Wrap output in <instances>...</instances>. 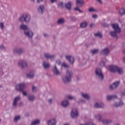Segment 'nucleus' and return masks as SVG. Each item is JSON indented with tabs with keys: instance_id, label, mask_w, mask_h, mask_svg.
Masks as SVG:
<instances>
[{
	"instance_id": "nucleus-53",
	"label": "nucleus",
	"mask_w": 125,
	"mask_h": 125,
	"mask_svg": "<svg viewBox=\"0 0 125 125\" xmlns=\"http://www.w3.org/2000/svg\"><path fill=\"white\" fill-rule=\"evenodd\" d=\"M71 19L72 20V21H77V18L75 17H71Z\"/></svg>"
},
{
	"instance_id": "nucleus-7",
	"label": "nucleus",
	"mask_w": 125,
	"mask_h": 125,
	"mask_svg": "<svg viewBox=\"0 0 125 125\" xmlns=\"http://www.w3.org/2000/svg\"><path fill=\"white\" fill-rule=\"evenodd\" d=\"M24 34L26 37H28L29 39H32L34 36V33L31 31L30 28L27 31L25 30V31L24 32Z\"/></svg>"
},
{
	"instance_id": "nucleus-6",
	"label": "nucleus",
	"mask_w": 125,
	"mask_h": 125,
	"mask_svg": "<svg viewBox=\"0 0 125 125\" xmlns=\"http://www.w3.org/2000/svg\"><path fill=\"white\" fill-rule=\"evenodd\" d=\"M118 67L117 65L112 64L109 66V70L111 73H116Z\"/></svg>"
},
{
	"instance_id": "nucleus-56",
	"label": "nucleus",
	"mask_w": 125,
	"mask_h": 125,
	"mask_svg": "<svg viewBox=\"0 0 125 125\" xmlns=\"http://www.w3.org/2000/svg\"><path fill=\"white\" fill-rule=\"evenodd\" d=\"M44 37L45 38H47V37H48V34H46V33H44Z\"/></svg>"
},
{
	"instance_id": "nucleus-15",
	"label": "nucleus",
	"mask_w": 125,
	"mask_h": 125,
	"mask_svg": "<svg viewBox=\"0 0 125 125\" xmlns=\"http://www.w3.org/2000/svg\"><path fill=\"white\" fill-rule=\"evenodd\" d=\"M44 55L47 59H54V58H55V55H51L47 53H44Z\"/></svg>"
},
{
	"instance_id": "nucleus-14",
	"label": "nucleus",
	"mask_w": 125,
	"mask_h": 125,
	"mask_svg": "<svg viewBox=\"0 0 125 125\" xmlns=\"http://www.w3.org/2000/svg\"><path fill=\"white\" fill-rule=\"evenodd\" d=\"M65 58L69 61L70 64H74V62H75V59L73 57H72L71 56H65Z\"/></svg>"
},
{
	"instance_id": "nucleus-17",
	"label": "nucleus",
	"mask_w": 125,
	"mask_h": 125,
	"mask_svg": "<svg viewBox=\"0 0 125 125\" xmlns=\"http://www.w3.org/2000/svg\"><path fill=\"white\" fill-rule=\"evenodd\" d=\"M124 105V102L121 100H120L119 103H115L113 104V107H115L116 108L118 107H120V106H123Z\"/></svg>"
},
{
	"instance_id": "nucleus-40",
	"label": "nucleus",
	"mask_w": 125,
	"mask_h": 125,
	"mask_svg": "<svg viewBox=\"0 0 125 125\" xmlns=\"http://www.w3.org/2000/svg\"><path fill=\"white\" fill-rule=\"evenodd\" d=\"M92 53L93 54H96V53H98V49H95L92 51Z\"/></svg>"
},
{
	"instance_id": "nucleus-23",
	"label": "nucleus",
	"mask_w": 125,
	"mask_h": 125,
	"mask_svg": "<svg viewBox=\"0 0 125 125\" xmlns=\"http://www.w3.org/2000/svg\"><path fill=\"white\" fill-rule=\"evenodd\" d=\"M69 104L70 103H69V101H68L67 100H64L62 102V106L64 107H67Z\"/></svg>"
},
{
	"instance_id": "nucleus-59",
	"label": "nucleus",
	"mask_w": 125,
	"mask_h": 125,
	"mask_svg": "<svg viewBox=\"0 0 125 125\" xmlns=\"http://www.w3.org/2000/svg\"><path fill=\"white\" fill-rule=\"evenodd\" d=\"M37 2L40 3V2H42V1H43V0H37Z\"/></svg>"
},
{
	"instance_id": "nucleus-27",
	"label": "nucleus",
	"mask_w": 125,
	"mask_h": 125,
	"mask_svg": "<svg viewBox=\"0 0 125 125\" xmlns=\"http://www.w3.org/2000/svg\"><path fill=\"white\" fill-rule=\"evenodd\" d=\"M65 76L72 80V77H73V71L71 70H67Z\"/></svg>"
},
{
	"instance_id": "nucleus-26",
	"label": "nucleus",
	"mask_w": 125,
	"mask_h": 125,
	"mask_svg": "<svg viewBox=\"0 0 125 125\" xmlns=\"http://www.w3.org/2000/svg\"><path fill=\"white\" fill-rule=\"evenodd\" d=\"M48 125H56V120L55 119H51L47 122Z\"/></svg>"
},
{
	"instance_id": "nucleus-29",
	"label": "nucleus",
	"mask_w": 125,
	"mask_h": 125,
	"mask_svg": "<svg viewBox=\"0 0 125 125\" xmlns=\"http://www.w3.org/2000/svg\"><path fill=\"white\" fill-rule=\"evenodd\" d=\"M35 99H36V97L34 95H30L28 96V100H29V101H31V102H33V101H35Z\"/></svg>"
},
{
	"instance_id": "nucleus-47",
	"label": "nucleus",
	"mask_w": 125,
	"mask_h": 125,
	"mask_svg": "<svg viewBox=\"0 0 125 125\" xmlns=\"http://www.w3.org/2000/svg\"><path fill=\"white\" fill-rule=\"evenodd\" d=\"M62 66L63 68H69V65H67V64L65 63H62Z\"/></svg>"
},
{
	"instance_id": "nucleus-39",
	"label": "nucleus",
	"mask_w": 125,
	"mask_h": 125,
	"mask_svg": "<svg viewBox=\"0 0 125 125\" xmlns=\"http://www.w3.org/2000/svg\"><path fill=\"white\" fill-rule=\"evenodd\" d=\"M74 9L76 11H79L80 13H83V10H81V9H80V8H79V7H75Z\"/></svg>"
},
{
	"instance_id": "nucleus-22",
	"label": "nucleus",
	"mask_w": 125,
	"mask_h": 125,
	"mask_svg": "<svg viewBox=\"0 0 125 125\" xmlns=\"http://www.w3.org/2000/svg\"><path fill=\"white\" fill-rule=\"evenodd\" d=\"M65 7L68 10H71L72 9V1H69L68 3L65 4Z\"/></svg>"
},
{
	"instance_id": "nucleus-62",
	"label": "nucleus",
	"mask_w": 125,
	"mask_h": 125,
	"mask_svg": "<svg viewBox=\"0 0 125 125\" xmlns=\"http://www.w3.org/2000/svg\"><path fill=\"white\" fill-rule=\"evenodd\" d=\"M31 1H33V2H35V0H31Z\"/></svg>"
},
{
	"instance_id": "nucleus-43",
	"label": "nucleus",
	"mask_w": 125,
	"mask_h": 125,
	"mask_svg": "<svg viewBox=\"0 0 125 125\" xmlns=\"http://www.w3.org/2000/svg\"><path fill=\"white\" fill-rule=\"evenodd\" d=\"M32 90L33 92H37V87L35 86H33Z\"/></svg>"
},
{
	"instance_id": "nucleus-64",
	"label": "nucleus",
	"mask_w": 125,
	"mask_h": 125,
	"mask_svg": "<svg viewBox=\"0 0 125 125\" xmlns=\"http://www.w3.org/2000/svg\"><path fill=\"white\" fill-rule=\"evenodd\" d=\"M85 45H86V47H87V44H85Z\"/></svg>"
},
{
	"instance_id": "nucleus-45",
	"label": "nucleus",
	"mask_w": 125,
	"mask_h": 125,
	"mask_svg": "<svg viewBox=\"0 0 125 125\" xmlns=\"http://www.w3.org/2000/svg\"><path fill=\"white\" fill-rule=\"evenodd\" d=\"M0 27L1 30H3V29H4V25L2 22L0 23Z\"/></svg>"
},
{
	"instance_id": "nucleus-16",
	"label": "nucleus",
	"mask_w": 125,
	"mask_h": 125,
	"mask_svg": "<svg viewBox=\"0 0 125 125\" xmlns=\"http://www.w3.org/2000/svg\"><path fill=\"white\" fill-rule=\"evenodd\" d=\"M94 107V108H104V107H105V105H104V104L102 103H96V104H95Z\"/></svg>"
},
{
	"instance_id": "nucleus-46",
	"label": "nucleus",
	"mask_w": 125,
	"mask_h": 125,
	"mask_svg": "<svg viewBox=\"0 0 125 125\" xmlns=\"http://www.w3.org/2000/svg\"><path fill=\"white\" fill-rule=\"evenodd\" d=\"M21 91L23 95H24V96H27V91H24V90H23L22 91Z\"/></svg>"
},
{
	"instance_id": "nucleus-35",
	"label": "nucleus",
	"mask_w": 125,
	"mask_h": 125,
	"mask_svg": "<svg viewBox=\"0 0 125 125\" xmlns=\"http://www.w3.org/2000/svg\"><path fill=\"white\" fill-rule=\"evenodd\" d=\"M119 13L121 15H125V9L124 8H122L119 10Z\"/></svg>"
},
{
	"instance_id": "nucleus-63",
	"label": "nucleus",
	"mask_w": 125,
	"mask_h": 125,
	"mask_svg": "<svg viewBox=\"0 0 125 125\" xmlns=\"http://www.w3.org/2000/svg\"><path fill=\"white\" fill-rule=\"evenodd\" d=\"M63 125H69V124H64Z\"/></svg>"
},
{
	"instance_id": "nucleus-36",
	"label": "nucleus",
	"mask_w": 125,
	"mask_h": 125,
	"mask_svg": "<svg viewBox=\"0 0 125 125\" xmlns=\"http://www.w3.org/2000/svg\"><path fill=\"white\" fill-rule=\"evenodd\" d=\"M27 78H28V79H33V78H34V73L30 72L27 74Z\"/></svg>"
},
{
	"instance_id": "nucleus-60",
	"label": "nucleus",
	"mask_w": 125,
	"mask_h": 125,
	"mask_svg": "<svg viewBox=\"0 0 125 125\" xmlns=\"http://www.w3.org/2000/svg\"><path fill=\"white\" fill-rule=\"evenodd\" d=\"M100 3H102V0H97Z\"/></svg>"
},
{
	"instance_id": "nucleus-20",
	"label": "nucleus",
	"mask_w": 125,
	"mask_h": 125,
	"mask_svg": "<svg viewBox=\"0 0 125 125\" xmlns=\"http://www.w3.org/2000/svg\"><path fill=\"white\" fill-rule=\"evenodd\" d=\"M20 99H21L20 96H18L15 98L13 103V105L14 106V107H16V106H17V103H18V102L19 100H20Z\"/></svg>"
},
{
	"instance_id": "nucleus-4",
	"label": "nucleus",
	"mask_w": 125,
	"mask_h": 125,
	"mask_svg": "<svg viewBox=\"0 0 125 125\" xmlns=\"http://www.w3.org/2000/svg\"><path fill=\"white\" fill-rule=\"evenodd\" d=\"M18 65L21 69H25L28 67V63L24 60H21L18 62Z\"/></svg>"
},
{
	"instance_id": "nucleus-41",
	"label": "nucleus",
	"mask_w": 125,
	"mask_h": 125,
	"mask_svg": "<svg viewBox=\"0 0 125 125\" xmlns=\"http://www.w3.org/2000/svg\"><path fill=\"white\" fill-rule=\"evenodd\" d=\"M20 118H21V117L20 116H16L15 117L14 120L15 122H17V121H19V120H20Z\"/></svg>"
},
{
	"instance_id": "nucleus-2",
	"label": "nucleus",
	"mask_w": 125,
	"mask_h": 125,
	"mask_svg": "<svg viewBox=\"0 0 125 125\" xmlns=\"http://www.w3.org/2000/svg\"><path fill=\"white\" fill-rule=\"evenodd\" d=\"M95 75L97 79L101 82L104 81V74L102 70L99 68H96L95 71Z\"/></svg>"
},
{
	"instance_id": "nucleus-55",
	"label": "nucleus",
	"mask_w": 125,
	"mask_h": 125,
	"mask_svg": "<svg viewBox=\"0 0 125 125\" xmlns=\"http://www.w3.org/2000/svg\"><path fill=\"white\" fill-rule=\"evenodd\" d=\"M57 1V0H51V2L52 3H54V2H56Z\"/></svg>"
},
{
	"instance_id": "nucleus-58",
	"label": "nucleus",
	"mask_w": 125,
	"mask_h": 125,
	"mask_svg": "<svg viewBox=\"0 0 125 125\" xmlns=\"http://www.w3.org/2000/svg\"><path fill=\"white\" fill-rule=\"evenodd\" d=\"M90 28H92L93 27V26H94V23H91L90 24Z\"/></svg>"
},
{
	"instance_id": "nucleus-54",
	"label": "nucleus",
	"mask_w": 125,
	"mask_h": 125,
	"mask_svg": "<svg viewBox=\"0 0 125 125\" xmlns=\"http://www.w3.org/2000/svg\"><path fill=\"white\" fill-rule=\"evenodd\" d=\"M56 63L57 64H58V65H60V64H61V61L58 60L56 61Z\"/></svg>"
},
{
	"instance_id": "nucleus-51",
	"label": "nucleus",
	"mask_w": 125,
	"mask_h": 125,
	"mask_svg": "<svg viewBox=\"0 0 125 125\" xmlns=\"http://www.w3.org/2000/svg\"><path fill=\"white\" fill-rule=\"evenodd\" d=\"M79 103H85V101L83 99H80L79 101Z\"/></svg>"
},
{
	"instance_id": "nucleus-30",
	"label": "nucleus",
	"mask_w": 125,
	"mask_h": 125,
	"mask_svg": "<svg viewBox=\"0 0 125 125\" xmlns=\"http://www.w3.org/2000/svg\"><path fill=\"white\" fill-rule=\"evenodd\" d=\"M103 124L104 125H109V124H111L112 120H102Z\"/></svg>"
},
{
	"instance_id": "nucleus-5",
	"label": "nucleus",
	"mask_w": 125,
	"mask_h": 125,
	"mask_svg": "<svg viewBox=\"0 0 125 125\" xmlns=\"http://www.w3.org/2000/svg\"><path fill=\"white\" fill-rule=\"evenodd\" d=\"M25 87H26V84H25V83H21L17 85L16 88L17 90H19V91H21L24 90Z\"/></svg>"
},
{
	"instance_id": "nucleus-21",
	"label": "nucleus",
	"mask_w": 125,
	"mask_h": 125,
	"mask_svg": "<svg viewBox=\"0 0 125 125\" xmlns=\"http://www.w3.org/2000/svg\"><path fill=\"white\" fill-rule=\"evenodd\" d=\"M38 12L42 14L44 12V6L43 5H40L38 8Z\"/></svg>"
},
{
	"instance_id": "nucleus-37",
	"label": "nucleus",
	"mask_w": 125,
	"mask_h": 125,
	"mask_svg": "<svg viewBox=\"0 0 125 125\" xmlns=\"http://www.w3.org/2000/svg\"><path fill=\"white\" fill-rule=\"evenodd\" d=\"M94 36L95 37H98V38H102V37H103V35H102V34L100 32L95 33Z\"/></svg>"
},
{
	"instance_id": "nucleus-44",
	"label": "nucleus",
	"mask_w": 125,
	"mask_h": 125,
	"mask_svg": "<svg viewBox=\"0 0 125 125\" xmlns=\"http://www.w3.org/2000/svg\"><path fill=\"white\" fill-rule=\"evenodd\" d=\"M94 11H96V10L92 7H91V8H89V9H88L89 12H93Z\"/></svg>"
},
{
	"instance_id": "nucleus-32",
	"label": "nucleus",
	"mask_w": 125,
	"mask_h": 125,
	"mask_svg": "<svg viewBox=\"0 0 125 125\" xmlns=\"http://www.w3.org/2000/svg\"><path fill=\"white\" fill-rule=\"evenodd\" d=\"M87 26V22L83 21L80 24V28H85Z\"/></svg>"
},
{
	"instance_id": "nucleus-8",
	"label": "nucleus",
	"mask_w": 125,
	"mask_h": 125,
	"mask_svg": "<svg viewBox=\"0 0 125 125\" xmlns=\"http://www.w3.org/2000/svg\"><path fill=\"white\" fill-rule=\"evenodd\" d=\"M53 73L56 76H61L62 74L60 70L58 69V68H57V66H56V65H55L54 66V67L53 68Z\"/></svg>"
},
{
	"instance_id": "nucleus-42",
	"label": "nucleus",
	"mask_w": 125,
	"mask_h": 125,
	"mask_svg": "<svg viewBox=\"0 0 125 125\" xmlns=\"http://www.w3.org/2000/svg\"><path fill=\"white\" fill-rule=\"evenodd\" d=\"M100 65L101 66V67H105V62H104L103 61H101L100 62Z\"/></svg>"
},
{
	"instance_id": "nucleus-3",
	"label": "nucleus",
	"mask_w": 125,
	"mask_h": 125,
	"mask_svg": "<svg viewBox=\"0 0 125 125\" xmlns=\"http://www.w3.org/2000/svg\"><path fill=\"white\" fill-rule=\"evenodd\" d=\"M31 20V16L29 15L23 14L19 19L20 22H25V23H29Z\"/></svg>"
},
{
	"instance_id": "nucleus-61",
	"label": "nucleus",
	"mask_w": 125,
	"mask_h": 125,
	"mask_svg": "<svg viewBox=\"0 0 125 125\" xmlns=\"http://www.w3.org/2000/svg\"><path fill=\"white\" fill-rule=\"evenodd\" d=\"M124 53H125V50L124 51ZM123 60L124 61H125V57H123Z\"/></svg>"
},
{
	"instance_id": "nucleus-31",
	"label": "nucleus",
	"mask_w": 125,
	"mask_h": 125,
	"mask_svg": "<svg viewBox=\"0 0 125 125\" xmlns=\"http://www.w3.org/2000/svg\"><path fill=\"white\" fill-rule=\"evenodd\" d=\"M43 66L44 69H48V68H49V66H50V64H49V63L46 62H43Z\"/></svg>"
},
{
	"instance_id": "nucleus-13",
	"label": "nucleus",
	"mask_w": 125,
	"mask_h": 125,
	"mask_svg": "<svg viewBox=\"0 0 125 125\" xmlns=\"http://www.w3.org/2000/svg\"><path fill=\"white\" fill-rule=\"evenodd\" d=\"M110 53V50L108 48H105L101 52V54L102 55L107 56Z\"/></svg>"
},
{
	"instance_id": "nucleus-25",
	"label": "nucleus",
	"mask_w": 125,
	"mask_h": 125,
	"mask_svg": "<svg viewBox=\"0 0 125 125\" xmlns=\"http://www.w3.org/2000/svg\"><path fill=\"white\" fill-rule=\"evenodd\" d=\"M20 27H21V30H23L24 31V32H25V31H27L30 29L28 27V26L25 24H21Z\"/></svg>"
},
{
	"instance_id": "nucleus-52",
	"label": "nucleus",
	"mask_w": 125,
	"mask_h": 125,
	"mask_svg": "<svg viewBox=\"0 0 125 125\" xmlns=\"http://www.w3.org/2000/svg\"><path fill=\"white\" fill-rule=\"evenodd\" d=\"M52 101H53V100H52V99H48V103H49V104H52Z\"/></svg>"
},
{
	"instance_id": "nucleus-33",
	"label": "nucleus",
	"mask_w": 125,
	"mask_h": 125,
	"mask_svg": "<svg viewBox=\"0 0 125 125\" xmlns=\"http://www.w3.org/2000/svg\"><path fill=\"white\" fill-rule=\"evenodd\" d=\"M117 72H118V74L119 75H122V74H124V69L121 67H118Z\"/></svg>"
},
{
	"instance_id": "nucleus-34",
	"label": "nucleus",
	"mask_w": 125,
	"mask_h": 125,
	"mask_svg": "<svg viewBox=\"0 0 125 125\" xmlns=\"http://www.w3.org/2000/svg\"><path fill=\"white\" fill-rule=\"evenodd\" d=\"M95 117L96 119H97V120H98V121H99V122L102 121V116H101V115H100V114L96 115Z\"/></svg>"
},
{
	"instance_id": "nucleus-48",
	"label": "nucleus",
	"mask_w": 125,
	"mask_h": 125,
	"mask_svg": "<svg viewBox=\"0 0 125 125\" xmlns=\"http://www.w3.org/2000/svg\"><path fill=\"white\" fill-rule=\"evenodd\" d=\"M0 49H6V47H5L3 45H0Z\"/></svg>"
},
{
	"instance_id": "nucleus-49",
	"label": "nucleus",
	"mask_w": 125,
	"mask_h": 125,
	"mask_svg": "<svg viewBox=\"0 0 125 125\" xmlns=\"http://www.w3.org/2000/svg\"><path fill=\"white\" fill-rule=\"evenodd\" d=\"M63 2H60L58 4V6H60L61 7H63Z\"/></svg>"
},
{
	"instance_id": "nucleus-38",
	"label": "nucleus",
	"mask_w": 125,
	"mask_h": 125,
	"mask_svg": "<svg viewBox=\"0 0 125 125\" xmlns=\"http://www.w3.org/2000/svg\"><path fill=\"white\" fill-rule=\"evenodd\" d=\"M66 98L67 99H69L70 100H74V99H76V98H75L74 97H73L71 95H67Z\"/></svg>"
},
{
	"instance_id": "nucleus-19",
	"label": "nucleus",
	"mask_w": 125,
	"mask_h": 125,
	"mask_svg": "<svg viewBox=\"0 0 125 125\" xmlns=\"http://www.w3.org/2000/svg\"><path fill=\"white\" fill-rule=\"evenodd\" d=\"M81 94L82 97L85 98V99H86V100H89V99H90V96L88 94L82 92Z\"/></svg>"
},
{
	"instance_id": "nucleus-11",
	"label": "nucleus",
	"mask_w": 125,
	"mask_h": 125,
	"mask_svg": "<svg viewBox=\"0 0 125 125\" xmlns=\"http://www.w3.org/2000/svg\"><path fill=\"white\" fill-rule=\"evenodd\" d=\"M120 81H117L114 82L111 85H110V89L114 90L116 89L117 88L119 87L120 85Z\"/></svg>"
},
{
	"instance_id": "nucleus-18",
	"label": "nucleus",
	"mask_w": 125,
	"mask_h": 125,
	"mask_svg": "<svg viewBox=\"0 0 125 125\" xmlns=\"http://www.w3.org/2000/svg\"><path fill=\"white\" fill-rule=\"evenodd\" d=\"M62 80L63 83H69L70 82H71V81H72L71 79L69 78V77H68L66 75L62 78Z\"/></svg>"
},
{
	"instance_id": "nucleus-1",
	"label": "nucleus",
	"mask_w": 125,
	"mask_h": 125,
	"mask_svg": "<svg viewBox=\"0 0 125 125\" xmlns=\"http://www.w3.org/2000/svg\"><path fill=\"white\" fill-rule=\"evenodd\" d=\"M111 27L113 29H114V31H111L110 33V35L111 37H113V38H114L115 39H118L119 36H118V34H120V33L121 32V30L119 26V24H112L111 25Z\"/></svg>"
},
{
	"instance_id": "nucleus-10",
	"label": "nucleus",
	"mask_w": 125,
	"mask_h": 125,
	"mask_svg": "<svg viewBox=\"0 0 125 125\" xmlns=\"http://www.w3.org/2000/svg\"><path fill=\"white\" fill-rule=\"evenodd\" d=\"M71 117L74 118L79 117V112H78V109H77V108H72L71 111Z\"/></svg>"
},
{
	"instance_id": "nucleus-50",
	"label": "nucleus",
	"mask_w": 125,
	"mask_h": 125,
	"mask_svg": "<svg viewBox=\"0 0 125 125\" xmlns=\"http://www.w3.org/2000/svg\"><path fill=\"white\" fill-rule=\"evenodd\" d=\"M98 18V16L96 14H94L92 15V18L97 19Z\"/></svg>"
},
{
	"instance_id": "nucleus-28",
	"label": "nucleus",
	"mask_w": 125,
	"mask_h": 125,
	"mask_svg": "<svg viewBox=\"0 0 125 125\" xmlns=\"http://www.w3.org/2000/svg\"><path fill=\"white\" fill-rule=\"evenodd\" d=\"M76 3L77 5H79V6H82L84 4V0H77Z\"/></svg>"
},
{
	"instance_id": "nucleus-57",
	"label": "nucleus",
	"mask_w": 125,
	"mask_h": 125,
	"mask_svg": "<svg viewBox=\"0 0 125 125\" xmlns=\"http://www.w3.org/2000/svg\"><path fill=\"white\" fill-rule=\"evenodd\" d=\"M103 25L104 26V27H107V26H109L108 24H107L106 23H103Z\"/></svg>"
},
{
	"instance_id": "nucleus-12",
	"label": "nucleus",
	"mask_w": 125,
	"mask_h": 125,
	"mask_svg": "<svg viewBox=\"0 0 125 125\" xmlns=\"http://www.w3.org/2000/svg\"><path fill=\"white\" fill-rule=\"evenodd\" d=\"M118 99V96L116 95H108L106 96V100L107 101H111V100H115Z\"/></svg>"
},
{
	"instance_id": "nucleus-24",
	"label": "nucleus",
	"mask_w": 125,
	"mask_h": 125,
	"mask_svg": "<svg viewBox=\"0 0 125 125\" xmlns=\"http://www.w3.org/2000/svg\"><path fill=\"white\" fill-rule=\"evenodd\" d=\"M65 22V21L63 18H61L58 20L57 23L58 25H63Z\"/></svg>"
},
{
	"instance_id": "nucleus-9",
	"label": "nucleus",
	"mask_w": 125,
	"mask_h": 125,
	"mask_svg": "<svg viewBox=\"0 0 125 125\" xmlns=\"http://www.w3.org/2000/svg\"><path fill=\"white\" fill-rule=\"evenodd\" d=\"M13 52L17 54L21 55L22 54V53H24L25 51H24V49L21 48H16L13 50Z\"/></svg>"
}]
</instances>
